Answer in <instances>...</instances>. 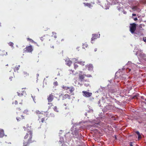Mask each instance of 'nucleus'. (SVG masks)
Listing matches in <instances>:
<instances>
[{
    "label": "nucleus",
    "instance_id": "26",
    "mask_svg": "<svg viewBox=\"0 0 146 146\" xmlns=\"http://www.w3.org/2000/svg\"><path fill=\"white\" fill-rule=\"evenodd\" d=\"M78 63L82 65V66H84V65L85 62L78 61Z\"/></svg>",
    "mask_w": 146,
    "mask_h": 146
},
{
    "label": "nucleus",
    "instance_id": "19",
    "mask_svg": "<svg viewBox=\"0 0 146 146\" xmlns=\"http://www.w3.org/2000/svg\"><path fill=\"white\" fill-rule=\"evenodd\" d=\"M88 47V44L86 42H85L82 45V48L85 49Z\"/></svg>",
    "mask_w": 146,
    "mask_h": 146
},
{
    "label": "nucleus",
    "instance_id": "8",
    "mask_svg": "<svg viewBox=\"0 0 146 146\" xmlns=\"http://www.w3.org/2000/svg\"><path fill=\"white\" fill-rule=\"evenodd\" d=\"M82 92L83 93V95L84 96L86 97H89L91 96L92 94V93L89 92L84 91H83Z\"/></svg>",
    "mask_w": 146,
    "mask_h": 146
},
{
    "label": "nucleus",
    "instance_id": "3",
    "mask_svg": "<svg viewBox=\"0 0 146 146\" xmlns=\"http://www.w3.org/2000/svg\"><path fill=\"white\" fill-rule=\"evenodd\" d=\"M48 119L46 115L44 113L43 114L40 116L38 117V120L40 122L44 123Z\"/></svg>",
    "mask_w": 146,
    "mask_h": 146
},
{
    "label": "nucleus",
    "instance_id": "24",
    "mask_svg": "<svg viewBox=\"0 0 146 146\" xmlns=\"http://www.w3.org/2000/svg\"><path fill=\"white\" fill-rule=\"evenodd\" d=\"M28 111L27 110H25L22 113L24 115L29 114Z\"/></svg>",
    "mask_w": 146,
    "mask_h": 146
},
{
    "label": "nucleus",
    "instance_id": "14",
    "mask_svg": "<svg viewBox=\"0 0 146 146\" xmlns=\"http://www.w3.org/2000/svg\"><path fill=\"white\" fill-rule=\"evenodd\" d=\"M68 89L70 92V94L72 93L75 90L73 86H72L70 87H69Z\"/></svg>",
    "mask_w": 146,
    "mask_h": 146
},
{
    "label": "nucleus",
    "instance_id": "20",
    "mask_svg": "<svg viewBox=\"0 0 146 146\" xmlns=\"http://www.w3.org/2000/svg\"><path fill=\"white\" fill-rule=\"evenodd\" d=\"M48 104L49 105L48 109H50L51 107L54 106L53 104L51 102H48Z\"/></svg>",
    "mask_w": 146,
    "mask_h": 146
},
{
    "label": "nucleus",
    "instance_id": "28",
    "mask_svg": "<svg viewBox=\"0 0 146 146\" xmlns=\"http://www.w3.org/2000/svg\"><path fill=\"white\" fill-rule=\"evenodd\" d=\"M53 110H54L56 112H59V111L58 110V109L57 108V107L56 106H54V108H53Z\"/></svg>",
    "mask_w": 146,
    "mask_h": 146
},
{
    "label": "nucleus",
    "instance_id": "43",
    "mask_svg": "<svg viewBox=\"0 0 146 146\" xmlns=\"http://www.w3.org/2000/svg\"><path fill=\"white\" fill-rule=\"evenodd\" d=\"M143 39L144 41L146 43V38H143Z\"/></svg>",
    "mask_w": 146,
    "mask_h": 146
},
{
    "label": "nucleus",
    "instance_id": "4",
    "mask_svg": "<svg viewBox=\"0 0 146 146\" xmlns=\"http://www.w3.org/2000/svg\"><path fill=\"white\" fill-rule=\"evenodd\" d=\"M17 116L16 119L18 121H20L23 119H25V115H24L22 113H17Z\"/></svg>",
    "mask_w": 146,
    "mask_h": 146
},
{
    "label": "nucleus",
    "instance_id": "6",
    "mask_svg": "<svg viewBox=\"0 0 146 146\" xmlns=\"http://www.w3.org/2000/svg\"><path fill=\"white\" fill-rule=\"evenodd\" d=\"M80 73L78 75V79L80 81V82H82L84 81H86V80H84V78L85 77V75H84V74H82L83 72L82 71H80Z\"/></svg>",
    "mask_w": 146,
    "mask_h": 146
},
{
    "label": "nucleus",
    "instance_id": "42",
    "mask_svg": "<svg viewBox=\"0 0 146 146\" xmlns=\"http://www.w3.org/2000/svg\"><path fill=\"white\" fill-rule=\"evenodd\" d=\"M137 96H135L133 97V99H135L137 98L136 97Z\"/></svg>",
    "mask_w": 146,
    "mask_h": 146
},
{
    "label": "nucleus",
    "instance_id": "1",
    "mask_svg": "<svg viewBox=\"0 0 146 146\" xmlns=\"http://www.w3.org/2000/svg\"><path fill=\"white\" fill-rule=\"evenodd\" d=\"M33 132L32 130H28L24 137L23 145L29 146L30 144L35 142L36 141L32 140Z\"/></svg>",
    "mask_w": 146,
    "mask_h": 146
},
{
    "label": "nucleus",
    "instance_id": "40",
    "mask_svg": "<svg viewBox=\"0 0 146 146\" xmlns=\"http://www.w3.org/2000/svg\"><path fill=\"white\" fill-rule=\"evenodd\" d=\"M14 103L16 105L17 104V103H18L17 101V100L15 101L14 102Z\"/></svg>",
    "mask_w": 146,
    "mask_h": 146
},
{
    "label": "nucleus",
    "instance_id": "16",
    "mask_svg": "<svg viewBox=\"0 0 146 146\" xmlns=\"http://www.w3.org/2000/svg\"><path fill=\"white\" fill-rule=\"evenodd\" d=\"M20 66L19 65L16 66H15L14 68V72H16L18 71L19 70Z\"/></svg>",
    "mask_w": 146,
    "mask_h": 146
},
{
    "label": "nucleus",
    "instance_id": "31",
    "mask_svg": "<svg viewBox=\"0 0 146 146\" xmlns=\"http://www.w3.org/2000/svg\"><path fill=\"white\" fill-rule=\"evenodd\" d=\"M68 105H67L65 103L64 104V106H65L66 107L65 108V109H69V107L67 106Z\"/></svg>",
    "mask_w": 146,
    "mask_h": 146
},
{
    "label": "nucleus",
    "instance_id": "38",
    "mask_svg": "<svg viewBox=\"0 0 146 146\" xmlns=\"http://www.w3.org/2000/svg\"><path fill=\"white\" fill-rule=\"evenodd\" d=\"M78 84L80 86H82V84H81L80 83H79V82H78Z\"/></svg>",
    "mask_w": 146,
    "mask_h": 146
},
{
    "label": "nucleus",
    "instance_id": "47",
    "mask_svg": "<svg viewBox=\"0 0 146 146\" xmlns=\"http://www.w3.org/2000/svg\"><path fill=\"white\" fill-rule=\"evenodd\" d=\"M44 30L46 31L48 30V29L47 28L46 29H44Z\"/></svg>",
    "mask_w": 146,
    "mask_h": 146
},
{
    "label": "nucleus",
    "instance_id": "15",
    "mask_svg": "<svg viewBox=\"0 0 146 146\" xmlns=\"http://www.w3.org/2000/svg\"><path fill=\"white\" fill-rule=\"evenodd\" d=\"M4 135V131L2 129H0V138L2 137Z\"/></svg>",
    "mask_w": 146,
    "mask_h": 146
},
{
    "label": "nucleus",
    "instance_id": "50",
    "mask_svg": "<svg viewBox=\"0 0 146 146\" xmlns=\"http://www.w3.org/2000/svg\"><path fill=\"white\" fill-rule=\"evenodd\" d=\"M54 37H55V38H56V36H54Z\"/></svg>",
    "mask_w": 146,
    "mask_h": 146
},
{
    "label": "nucleus",
    "instance_id": "5",
    "mask_svg": "<svg viewBox=\"0 0 146 146\" xmlns=\"http://www.w3.org/2000/svg\"><path fill=\"white\" fill-rule=\"evenodd\" d=\"M136 25L133 23L130 24L129 31L132 34L134 33L136 30Z\"/></svg>",
    "mask_w": 146,
    "mask_h": 146
},
{
    "label": "nucleus",
    "instance_id": "27",
    "mask_svg": "<svg viewBox=\"0 0 146 146\" xmlns=\"http://www.w3.org/2000/svg\"><path fill=\"white\" fill-rule=\"evenodd\" d=\"M77 63L78 62H75L74 64V67L75 69H76L78 66L77 64Z\"/></svg>",
    "mask_w": 146,
    "mask_h": 146
},
{
    "label": "nucleus",
    "instance_id": "52",
    "mask_svg": "<svg viewBox=\"0 0 146 146\" xmlns=\"http://www.w3.org/2000/svg\"><path fill=\"white\" fill-rule=\"evenodd\" d=\"M52 47L53 48H54V46H52Z\"/></svg>",
    "mask_w": 146,
    "mask_h": 146
},
{
    "label": "nucleus",
    "instance_id": "41",
    "mask_svg": "<svg viewBox=\"0 0 146 146\" xmlns=\"http://www.w3.org/2000/svg\"><path fill=\"white\" fill-rule=\"evenodd\" d=\"M23 128L24 129V130H27V131H28L27 130V129L26 128V127H25V126H23Z\"/></svg>",
    "mask_w": 146,
    "mask_h": 146
},
{
    "label": "nucleus",
    "instance_id": "35",
    "mask_svg": "<svg viewBox=\"0 0 146 146\" xmlns=\"http://www.w3.org/2000/svg\"><path fill=\"white\" fill-rule=\"evenodd\" d=\"M16 109L17 110H19V111L21 110V109H22V107H17V108Z\"/></svg>",
    "mask_w": 146,
    "mask_h": 146
},
{
    "label": "nucleus",
    "instance_id": "53",
    "mask_svg": "<svg viewBox=\"0 0 146 146\" xmlns=\"http://www.w3.org/2000/svg\"><path fill=\"white\" fill-rule=\"evenodd\" d=\"M6 66H8V64H7V65H6Z\"/></svg>",
    "mask_w": 146,
    "mask_h": 146
},
{
    "label": "nucleus",
    "instance_id": "30",
    "mask_svg": "<svg viewBox=\"0 0 146 146\" xmlns=\"http://www.w3.org/2000/svg\"><path fill=\"white\" fill-rule=\"evenodd\" d=\"M54 114L53 113H50L49 117H54Z\"/></svg>",
    "mask_w": 146,
    "mask_h": 146
},
{
    "label": "nucleus",
    "instance_id": "2",
    "mask_svg": "<svg viewBox=\"0 0 146 146\" xmlns=\"http://www.w3.org/2000/svg\"><path fill=\"white\" fill-rule=\"evenodd\" d=\"M33 50V48L31 45L27 46L23 50V52L24 53H31Z\"/></svg>",
    "mask_w": 146,
    "mask_h": 146
},
{
    "label": "nucleus",
    "instance_id": "55",
    "mask_svg": "<svg viewBox=\"0 0 146 146\" xmlns=\"http://www.w3.org/2000/svg\"><path fill=\"white\" fill-rule=\"evenodd\" d=\"M64 40V39H62V40Z\"/></svg>",
    "mask_w": 146,
    "mask_h": 146
},
{
    "label": "nucleus",
    "instance_id": "48",
    "mask_svg": "<svg viewBox=\"0 0 146 146\" xmlns=\"http://www.w3.org/2000/svg\"><path fill=\"white\" fill-rule=\"evenodd\" d=\"M128 69L129 70V71L130 72L131 71V69L129 68H128Z\"/></svg>",
    "mask_w": 146,
    "mask_h": 146
},
{
    "label": "nucleus",
    "instance_id": "29",
    "mask_svg": "<svg viewBox=\"0 0 146 146\" xmlns=\"http://www.w3.org/2000/svg\"><path fill=\"white\" fill-rule=\"evenodd\" d=\"M62 88L64 90H67L68 89L69 87H68L63 86L62 87Z\"/></svg>",
    "mask_w": 146,
    "mask_h": 146
},
{
    "label": "nucleus",
    "instance_id": "49",
    "mask_svg": "<svg viewBox=\"0 0 146 146\" xmlns=\"http://www.w3.org/2000/svg\"><path fill=\"white\" fill-rule=\"evenodd\" d=\"M76 82H77V80H76L75 81V84L76 83Z\"/></svg>",
    "mask_w": 146,
    "mask_h": 146
},
{
    "label": "nucleus",
    "instance_id": "10",
    "mask_svg": "<svg viewBox=\"0 0 146 146\" xmlns=\"http://www.w3.org/2000/svg\"><path fill=\"white\" fill-rule=\"evenodd\" d=\"M86 68H88L89 70H92L93 69V66L92 64H89L86 66Z\"/></svg>",
    "mask_w": 146,
    "mask_h": 146
},
{
    "label": "nucleus",
    "instance_id": "45",
    "mask_svg": "<svg viewBox=\"0 0 146 146\" xmlns=\"http://www.w3.org/2000/svg\"><path fill=\"white\" fill-rule=\"evenodd\" d=\"M12 78H13L12 77H10L9 78V79L10 80H12Z\"/></svg>",
    "mask_w": 146,
    "mask_h": 146
},
{
    "label": "nucleus",
    "instance_id": "13",
    "mask_svg": "<svg viewBox=\"0 0 146 146\" xmlns=\"http://www.w3.org/2000/svg\"><path fill=\"white\" fill-rule=\"evenodd\" d=\"M36 114L38 116V117L42 115V114H43L44 113H42L39 110H36Z\"/></svg>",
    "mask_w": 146,
    "mask_h": 146
},
{
    "label": "nucleus",
    "instance_id": "23",
    "mask_svg": "<svg viewBox=\"0 0 146 146\" xmlns=\"http://www.w3.org/2000/svg\"><path fill=\"white\" fill-rule=\"evenodd\" d=\"M25 93V91H23L22 93H20L19 92H17L18 95L20 96H22Z\"/></svg>",
    "mask_w": 146,
    "mask_h": 146
},
{
    "label": "nucleus",
    "instance_id": "37",
    "mask_svg": "<svg viewBox=\"0 0 146 146\" xmlns=\"http://www.w3.org/2000/svg\"><path fill=\"white\" fill-rule=\"evenodd\" d=\"M84 85L85 86H86V87H88V86H89V84H88V83H87V84H86V83H85V84H84Z\"/></svg>",
    "mask_w": 146,
    "mask_h": 146
},
{
    "label": "nucleus",
    "instance_id": "17",
    "mask_svg": "<svg viewBox=\"0 0 146 146\" xmlns=\"http://www.w3.org/2000/svg\"><path fill=\"white\" fill-rule=\"evenodd\" d=\"M27 40L28 41H30L31 42H32V43H35V44H36V45L38 46H39V45H38L37 43L36 42H34L32 39H31V38H27Z\"/></svg>",
    "mask_w": 146,
    "mask_h": 146
},
{
    "label": "nucleus",
    "instance_id": "39",
    "mask_svg": "<svg viewBox=\"0 0 146 146\" xmlns=\"http://www.w3.org/2000/svg\"><path fill=\"white\" fill-rule=\"evenodd\" d=\"M132 18L134 19V21H136L137 20V17H135V18H133V17H132Z\"/></svg>",
    "mask_w": 146,
    "mask_h": 146
},
{
    "label": "nucleus",
    "instance_id": "22",
    "mask_svg": "<svg viewBox=\"0 0 146 146\" xmlns=\"http://www.w3.org/2000/svg\"><path fill=\"white\" fill-rule=\"evenodd\" d=\"M7 52H6L5 51L3 50L1 52V53L0 54L2 56H3L4 55H6L7 54Z\"/></svg>",
    "mask_w": 146,
    "mask_h": 146
},
{
    "label": "nucleus",
    "instance_id": "21",
    "mask_svg": "<svg viewBox=\"0 0 146 146\" xmlns=\"http://www.w3.org/2000/svg\"><path fill=\"white\" fill-rule=\"evenodd\" d=\"M66 65L69 66H70L71 64H72V62H71V61L69 60L66 61Z\"/></svg>",
    "mask_w": 146,
    "mask_h": 146
},
{
    "label": "nucleus",
    "instance_id": "34",
    "mask_svg": "<svg viewBox=\"0 0 146 146\" xmlns=\"http://www.w3.org/2000/svg\"><path fill=\"white\" fill-rule=\"evenodd\" d=\"M85 75V77H88V78H89V77H92V76L91 75H90V74H87V75H86V74H84Z\"/></svg>",
    "mask_w": 146,
    "mask_h": 146
},
{
    "label": "nucleus",
    "instance_id": "7",
    "mask_svg": "<svg viewBox=\"0 0 146 146\" xmlns=\"http://www.w3.org/2000/svg\"><path fill=\"white\" fill-rule=\"evenodd\" d=\"M60 97L62 98V100H64L66 99H70V96L68 94H61L60 95Z\"/></svg>",
    "mask_w": 146,
    "mask_h": 146
},
{
    "label": "nucleus",
    "instance_id": "36",
    "mask_svg": "<svg viewBox=\"0 0 146 146\" xmlns=\"http://www.w3.org/2000/svg\"><path fill=\"white\" fill-rule=\"evenodd\" d=\"M70 74H72L74 72V71L72 70H69Z\"/></svg>",
    "mask_w": 146,
    "mask_h": 146
},
{
    "label": "nucleus",
    "instance_id": "25",
    "mask_svg": "<svg viewBox=\"0 0 146 146\" xmlns=\"http://www.w3.org/2000/svg\"><path fill=\"white\" fill-rule=\"evenodd\" d=\"M135 133L138 135V139H141V137L139 132L138 131H136Z\"/></svg>",
    "mask_w": 146,
    "mask_h": 146
},
{
    "label": "nucleus",
    "instance_id": "18",
    "mask_svg": "<svg viewBox=\"0 0 146 146\" xmlns=\"http://www.w3.org/2000/svg\"><path fill=\"white\" fill-rule=\"evenodd\" d=\"M106 108L107 109L109 110L113 108V106L110 105H108L106 106Z\"/></svg>",
    "mask_w": 146,
    "mask_h": 146
},
{
    "label": "nucleus",
    "instance_id": "32",
    "mask_svg": "<svg viewBox=\"0 0 146 146\" xmlns=\"http://www.w3.org/2000/svg\"><path fill=\"white\" fill-rule=\"evenodd\" d=\"M9 44L11 46L13 47V46L14 44L12 42H10L9 43Z\"/></svg>",
    "mask_w": 146,
    "mask_h": 146
},
{
    "label": "nucleus",
    "instance_id": "54",
    "mask_svg": "<svg viewBox=\"0 0 146 146\" xmlns=\"http://www.w3.org/2000/svg\"><path fill=\"white\" fill-rule=\"evenodd\" d=\"M74 94H71V95H73Z\"/></svg>",
    "mask_w": 146,
    "mask_h": 146
},
{
    "label": "nucleus",
    "instance_id": "11",
    "mask_svg": "<svg viewBox=\"0 0 146 146\" xmlns=\"http://www.w3.org/2000/svg\"><path fill=\"white\" fill-rule=\"evenodd\" d=\"M98 38V35L96 34H93L92 35V37L91 38V40L92 41Z\"/></svg>",
    "mask_w": 146,
    "mask_h": 146
},
{
    "label": "nucleus",
    "instance_id": "44",
    "mask_svg": "<svg viewBox=\"0 0 146 146\" xmlns=\"http://www.w3.org/2000/svg\"><path fill=\"white\" fill-rule=\"evenodd\" d=\"M132 16H136V15L135 14H132Z\"/></svg>",
    "mask_w": 146,
    "mask_h": 146
},
{
    "label": "nucleus",
    "instance_id": "51",
    "mask_svg": "<svg viewBox=\"0 0 146 146\" xmlns=\"http://www.w3.org/2000/svg\"><path fill=\"white\" fill-rule=\"evenodd\" d=\"M37 76H38L39 74H37Z\"/></svg>",
    "mask_w": 146,
    "mask_h": 146
},
{
    "label": "nucleus",
    "instance_id": "33",
    "mask_svg": "<svg viewBox=\"0 0 146 146\" xmlns=\"http://www.w3.org/2000/svg\"><path fill=\"white\" fill-rule=\"evenodd\" d=\"M53 84L54 86H56L58 85V83L57 81L53 83Z\"/></svg>",
    "mask_w": 146,
    "mask_h": 146
},
{
    "label": "nucleus",
    "instance_id": "46",
    "mask_svg": "<svg viewBox=\"0 0 146 146\" xmlns=\"http://www.w3.org/2000/svg\"><path fill=\"white\" fill-rule=\"evenodd\" d=\"M97 48H96L94 49V51L95 52L97 50Z\"/></svg>",
    "mask_w": 146,
    "mask_h": 146
},
{
    "label": "nucleus",
    "instance_id": "12",
    "mask_svg": "<svg viewBox=\"0 0 146 146\" xmlns=\"http://www.w3.org/2000/svg\"><path fill=\"white\" fill-rule=\"evenodd\" d=\"M29 74L26 72H24L22 74V77L24 78H27L29 76Z\"/></svg>",
    "mask_w": 146,
    "mask_h": 146
},
{
    "label": "nucleus",
    "instance_id": "9",
    "mask_svg": "<svg viewBox=\"0 0 146 146\" xmlns=\"http://www.w3.org/2000/svg\"><path fill=\"white\" fill-rule=\"evenodd\" d=\"M54 96L52 94H50L48 96L47 100L48 102H51L54 99Z\"/></svg>",
    "mask_w": 146,
    "mask_h": 146
}]
</instances>
